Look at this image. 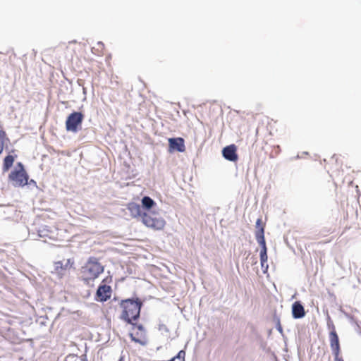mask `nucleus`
Segmentation results:
<instances>
[{
	"mask_svg": "<svg viewBox=\"0 0 361 361\" xmlns=\"http://www.w3.org/2000/svg\"><path fill=\"white\" fill-rule=\"evenodd\" d=\"M104 267L95 257H90L86 264L82 267L80 274L82 280L87 284L93 282L104 272Z\"/></svg>",
	"mask_w": 361,
	"mask_h": 361,
	"instance_id": "obj_1",
	"label": "nucleus"
},
{
	"mask_svg": "<svg viewBox=\"0 0 361 361\" xmlns=\"http://www.w3.org/2000/svg\"><path fill=\"white\" fill-rule=\"evenodd\" d=\"M142 305V303L139 299L122 300L121 302V307L123 309L121 319L135 325L132 321L137 320L139 318Z\"/></svg>",
	"mask_w": 361,
	"mask_h": 361,
	"instance_id": "obj_2",
	"label": "nucleus"
},
{
	"mask_svg": "<svg viewBox=\"0 0 361 361\" xmlns=\"http://www.w3.org/2000/svg\"><path fill=\"white\" fill-rule=\"evenodd\" d=\"M142 222L148 228L161 231L166 226V222L164 218L155 212H145L142 214Z\"/></svg>",
	"mask_w": 361,
	"mask_h": 361,
	"instance_id": "obj_3",
	"label": "nucleus"
},
{
	"mask_svg": "<svg viewBox=\"0 0 361 361\" xmlns=\"http://www.w3.org/2000/svg\"><path fill=\"white\" fill-rule=\"evenodd\" d=\"M28 179L29 176L20 162L17 164L15 169L8 176V180L15 187H23L27 185Z\"/></svg>",
	"mask_w": 361,
	"mask_h": 361,
	"instance_id": "obj_4",
	"label": "nucleus"
},
{
	"mask_svg": "<svg viewBox=\"0 0 361 361\" xmlns=\"http://www.w3.org/2000/svg\"><path fill=\"white\" fill-rule=\"evenodd\" d=\"M84 115L81 112L74 111L66 119V128L67 131L76 133L80 128Z\"/></svg>",
	"mask_w": 361,
	"mask_h": 361,
	"instance_id": "obj_5",
	"label": "nucleus"
},
{
	"mask_svg": "<svg viewBox=\"0 0 361 361\" xmlns=\"http://www.w3.org/2000/svg\"><path fill=\"white\" fill-rule=\"evenodd\" d=\"M111 288L106 284H101L99 286L96 297L97 300L100 302H105L109 300L111 296Z\"/></svg>",
	"mask_w": 361,
	"mask_h": 361,
	"instance_id": "obj_6",
	"label": "nucleus"
},
{
	"mask_svg": "<svg viewBox=\"0 0 361 361\" xmlns=\"http://www.w3.org/2000/svg\"><path fill=\"white\" fill-rule=\"evenodd\" d=\"M169 145L170 152H172L175 150L180 152H183L185 151V141L182 137L169 138Z\"/></svg>",
	"mask_w": 361,
	"mask_h": 361,
	"instance_id": "obj_7",
	"label": "nucleus"
},
{
	"mask_svg": "<svg viewBox=\"0 0 361 361\" xmlns=\"http://www.w3.org/2000/svg\"><path fill=\"white\" fill-rule=\"evenodd\" d=\"M329 342L333 355H340L341 346L339 343V338L334 329L329 333Z\"/></svg>",
	"mask_w": 361,
	"mask_h": 361,
	"instance_id": "obj_8",
	"label": "nucleus"
},
{
	"mask_svg": "<svg viewBox=\"0 0 361 361\" xmlns=\"http://www.w3.org/2000/svg\"><path fill=\"white\" fill-rule=\"evenodd\" d=\"M224 157L231 161H235L238 160V154L236 153V147L234 145H231L224 148L223 151Z\"/></svg>",
	"mask_w": 361,
	"mask_h": 361,
	"instance_id": "obj_9",
	"label": "nucleus"
},
{
	"mask_svg": "<svg viewBox=\"0 0 361 361\" xmlns=\"http://www.w3.org/2000/svg\"><path fill=\"white\" fill-rule=\"evenodd\" d=\"M255 238L257 242L265 241L264 238V227L265 224L262 222V219H258L256 221Z\"/></svg>",
	"mask_w": 361,
	"mask_h": 361,
	"instance_id": "obj_10",
	"label": "nucleus"
},
{
	"mask_svg": "<svg viewBox=\"0 0 361 361\" xmlns=\"http://www.w3.org/2000/svg\"><path fill=\"white\" fill-rule=\"evenodd\" d=\"M292 314L295 319L302 318L305 315V309L300 302L297 301L293 304Z\"/></svg>",
	"mask_w": 361,
	"mask_h": 361,
	"instance_id": "obj_11",
	"label": "nucleus"
},
{
	"mask_svg": "<svg viewBox=\"0 0 361 361\" xmlns=\"http://www.w3.org/2000/svg\"><path fill=\"white\" fill-rule=\"evenodd\" d=\"M127 209L130 211L132 216L134 217L141 216V207L140 206L135 202H130L127 205Z\"/></svg>",
	"mask_w": 361,
	"mask_h": 361,
	"instance_id": "obj_12",
	"label": "nucleus"
},
{
	"mask_svg": "<svg viewBox=\"0 0 361 361\" xmlns=\"http://www.w3.org/2000/svg\"><path fill=\"white\" fill-rule=\"evenodd\" d=\"M259 245L262 247L261 251H260V261L261 264L263 267L264 264L267 262L268 257L267 253V246H266V241L262 242H257Z\"/></svg>",
	"mask_w": 361,
	"mask_h": 361,
	"instance_id": "obj_13",
	"label": "nucleus"
},
{
	"mask_svg": "<svg viewBox=\"0 0 361 361\" xmlns=\"http://www.w3.org/2000/svg\"><path fill=\"white\" fill-rule=\"evenodd\" d=\"M64 361H88L85 354L78 356L75 354H68L66 356Z\"/></svg>",
	"mask_w": 361,
	"mask_h": 361,
	"instance_id": "obj_14",
	"label": "nucleus"
},
{
	"mask_svg": "<svg viewBox=\"0 0 361 361\" xmlns=\"http://www.w3.org/2000/svg\"><path fill=\"white\" fill-rule=\"evenodd\" d=\"M104 44L102 42H98L96 47L92 48V53L97 56H102L104 54Z\"/></svg>",
	"mask_w": 361,
	"mask_h": 361,
	"instance_id": "obj_15",
	"label": "nucleus"
},
{
	"mask_svg": "<svg viewBox=\"0 0 361 361\" xmlns=\"http://www.w3.org/2000/svg\"><path fill=\"white\" fill-rule=\"evenodd\" d=\"M14 162V157L11 155H8L4 158L3 169L4 171H8V169L12 166Z\"/></svg>",
	"mask_w": 361,
	"mask_h": 361,
	"instance_id": "obj_16",
	"label": "nucleus"
},
{
	"mask_svg": "<svg viewBox=\"0 0 361 361\" xmlns=\"http://www.w3.org/2000/svg\"><path fill=\"white\" fill-rule=\"evenodd\" d=\"M73 264V262H71V259H67L66 262L63 264V262H56V269L59 271V269H68L72 267Z\"/></svg>",
	"mask_w": 361,
	"mask_h": 361,
	"instance_id": "obj_17",
	"label": "nucleus"
},
{
	"mask_svg": "<svg viewBox=\"0 0 361 361\" xmlns=\"http://www.w3.org/2000/svg\"><path fill=\"white\" fill-rule=\"evenodd\" d=\"M142 204L145 209H150L155 204V202L151 197L145 196L142 199Z\"/></svg>",
	"mask_w": 361,
	"mask_h": 361,
	"instance_id": "obj_18",
	"label": "nucleus"
},
{
	"mask_svg": "<svg viewBox=\"0 0 361 361\" xmlns=\"http://www.w3.org/2000/svg\"><path fill=\"white\" fill-rule=\"evenodd\" d=\"M0 138L8 139L6 137V132L4 130L3 126L1 125H0Z\"/></svg>",
	"mask_w": 361,
	"mask_h": 361,
	"instance_id": "obj_19",
	"label": "nucleus"
},
{
	"mask_svg": "<svg viewBox=\"0 0 361 361\" xmlns=\"http://www.w3.org/2000/svg\"><path fill=\"white\" fill-rule=\"evenodd\" d=\"M6 140H8V139H1V138H0V154L4 150V145H5Z\"/></svg>",
	"mask_w": 361,
	"mask_h": 361,
	"instance_id": "obj_20",
	"label": "nucleus"
},
{
	"mask_svg": "<svg viewBox=\"0 0 361 361\" xmlns=\"http://www.w3.org/2000/svg\"><path fill=\"white\" fill-rule=\"evenodd\" d=\"M44 229H41L39 231V235L40 237H46L48 236L49 238H51V236H49L48 234L44 233Z\"/></svg>",
	"mask_w": 361,
	"mask_h": 361,
	"instance_id": "obj_21",
	"label": "nucleus"
},
{
	"mask_svg": "<svg viewBox=\"0 0 361 361\" xmlns=\"http://www.w3.org/2000/svg\"><path fill=\"white\" fill-rule=\"evenodd\" d=\"M334 356V361H344L342 357L340 355H336Z\"/></svg>",
	"mask_w": 361,
	"mask_h": 361,
	"instance_id": "obj_22",
	"label": "nucleus"
},
{
	"mask_svg": "<svg viewBox=\"0 0 361 361\" xmlns=\"http://www.w3.org/2000/svg\"><path fill=\"white\" fill-rule=\"evenodd\" d=\"M130 338H131L132 341H135L136 343H141L140 341L138 338H136L134 336L133 334H132V333L130 334Z\"/></svg>",
	"mask_w": 361,
	"mask_h": 361,
	"instance_id": "obj_23",
	"label": "nucleus"
},
{
	"mask_svg": "<svg viewBox=\"0 0 361 361\" xmlns=\"http://www.w3.org/2000/svg\"><path fill=\"white\" fill-rule=\"evenodd\" d=\"M330 161H331V163H333L334 161L337 162V161H338V157H337V156L334 155V156L331 158Z\"/></svg>",
	"mask_w": 361,
	"mask_h": 361,
	"instance_id": "obj_24",
	"label": "nucleus"
},
{
	"mask_svg": "<svg viewBox=\"0 0 361 361\" xmlns=\"http://www.w3.org/2000/svg\"><path fill=\"white\" fill-rule=\"evenodd\" d=\"M27 184L33 185L34 186H37V183L34 180H30V181L27 180Z\"/></svg>",
	"mask_w": 361,
	"mask_h": 361,
	"instance_id": "obj_25",
	"label": "nucleus"
},
{
	"mask_svg": "<svg viewBox=\"0 0 361 361\" xmlns=\"http://www.w3.org/2000/svg\"><path fill=\"white\" fill-rule=\"evenodd\" d=\"M136 327H137L138 329L140 330H143V327L142 325H136L135 324H134Z\"/></svg>",
	"mask_w": 361,
	"mask_h": 361,
	"instance_id": "obj_26",
	"label": "nucleus"
},
{
	"mask_svg": "<svg viewBox=\"0 0 361 361\" xmlns=\"http://www.w3.org/2000/svg\"><path fill=\"white\" fill-rule=\"evenodd\" d=\"M329 171H331L332 173L336 172V170H334L331 167H329Z\"/></svg>",
	"mask_w": 361,
	"mask_h": 361,
	"instance_id": "obj_27",
	"label": "nucleus"
},
{
	"mask_svg": "<svg viewBox=\"0 0 361 361\" xmlns=\"http://www.w3.org/2000/svg\"><path fill=\"white\" fill-rule=\"evenodd\" d=\"M106 281V279H104V280L102 281V283H104Z\"/></svg>",
	"mask_w": 361,
	"mask_h": 361,
	"instance_id": "obj_28",
	"label": "nucleus"
}]
</instances>
